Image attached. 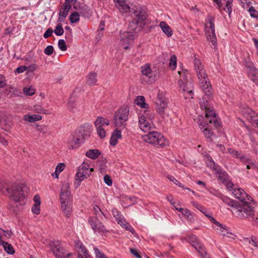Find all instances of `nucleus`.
I'll return each instance as SVG.
<instances>
[{
	"instance_id": "nucleus-54",
	"label": "nucleus",
	"mask_w": 258,
	"mask_h": 258,
	"mask_svg": "<svg viewBox=\"0 0 258 258\" xmlns=\"http://www.w3.org/2000/svg\"><path fill=\"white\" fill-rule=\"evenodd\" d=\"M58 46L61 51H64L67 49L66 43L63 39H60L58 40Z\"/></svg>"
},
{
	"instance_id": "nucleus-7",
	"label": "nucleus",
	"mask_w": 258,
	"mask_h": 258,
	"mask_svg": "<svg viewBox=\"0 0 258 258\" xmlns=\"http://www.w3.org/2000/svg\"><path fill=\"white\" fill-rule=\"evenodd\" d=\"M83 131L82 129L76 131L68 137L66 144L69 150H74L79 147L81 143L85 139Z\"/></svg>"
},
{
	"instance_id": "nucleus-32",
	"label": "nucleus",
	"mask_w": 258,
	"mask_h": 258,
	"mask_svg": "<svg viewBox=\"0 0 258 258\" xmlns=\"http://www.w3.org/2000/svg\"><path fill=\"white\" fill-rule=\"evenodd\" d=\"M33 111L38 114H44L45 115L51 114V112L49 109H44L42 105L39 103L33 105Z\"/></svg>"
},
{
	"instance_id": "nucleus-16",
	"label": "nucleus",
	"mask_w": 258,
	"mask_h": 258,
	"mask_svg": "<svg viewBox=\"0 0 258 258\" xmlns=\"http://www.w3.org/2000/svg\"><path fill=\"white\" fill-rule=\"evenodd\" d=\"M60 202L72 201L71 196L70 185L68 183H63L62 185L60 195Z\"/></svg>"
},
{
	"instance_id": "nucleus-8",
	"label": "nucleus",
	"mask_w": 258,
	"mask_h": 258,
	"mask_svg": "<svg viewBox=\"0 0 258 258\" xmlns=\"http://www.w3.org/2000/svg\"><path fill=\"white\" fill-rule=\"evenodd\" d=\"M7 191L10 198L15 202H20L24 198L22 186L19 183H14L9 185Z\"/></svg>"
},
{
	"instance_id": "nucleus-45",
	"label": "nucleus",
	"mask_w": 258,
	"mask_h": 258,
	"mask_svg": "<svg viewBox=\"0 0 258 258\" xmlns=\"http://www.w3.org/2000/svg\"><path fill=\"white\" fill-rule=\"evenodd\" d=\"M23 92L26 95L32 96L35 93V89L31 87H25L23 89Z\"/></svg>"
},
{
	"instance_id": "nucleus-33",
	"label": "nucleus",
	"mask_w": 258,
	"mask_h": 258,
	"mask_svg": "<svg viewBox=\"0 0 258 258\" xmlns=\"http://www.w3.org/2000/svg\"><path fill=\"white\" fill-rule=\"evenodd\" d=\"M87 83L88 85L93 86L96 85L97 82V73L94 72H90L86 77Z\"/></svg>"
},
{
	"instance_id": "nucleus-52",
	"label": "nucleus",
	"mask_w": 258,
	"mask_h": 258,
	"mask_svg": "<svg viewBox=\"0 0 258 258\" xmlns=\"http://www.w3.org/2000/svg\"><path fill=\"white\" fill-rule=\"evenodd\" d=\"M54 32L57 36L62 35L64 32V31L61 25H57L54 30Z\"/></svg>"
},
{
	"instance_id": "nucleus-57",
	"label": "nucleus",
	"mask_w": 258,
	"mask_h": 258,
	"mask_svg": "<svg viewBox=\"0 0 258 258\" xmlns=\"http://www.w3.org/2000/svg\"><path fill=\"white\" fill-rule=\"evenodd\" d=\"M182 215L185 216L190 221L194 220L193 216L190 212L187 209H185L182 212Z\"/></svg>"
},
{
	"instance_id": "nucleus-27",
	"label": "nucleus",
	"mask_w": 258,
	"mask_h": 258,
	"mask_svg": "<svg viewBox=\"0 0 258 258\" xmlns=\"http://www.w3.org/2000/svg\"><path fill=\"white\" fill-rule=\"evenodd\" d=\"M141 72L142 75L147 78L150 79V81L154 80V78H152V71L149 64H146L141 67Z\"/></svg>"
},
{
	"instance_id": "nucleus-14",
	"label": "nucleus",
	"mask_w": 258,
	"mask_h": 258,
	"mask_svg": "<svg viewBox=\"0 0 258 258\" xmlns=\"http://www.w3.org/2000/svg\"><path fill=\"white\" fill-rule=\"evenodd\" d=\"M89 223L95 232L104 233L108 232L104 225L96 217H91L89 219Z\"/></svg>"
},
{
	"instance_id": "nucleus-29",
	"label": "nucleus",
	"mask_w": 258,
	"mask_h": 258,
	"mask_svg": "<svg viewBox=\"0 0 258 258\" xmlns=\"http://www.w3.org/2000/svg\"><path fill=\"white\" fill-rule=\"evenodd\" d=\"M121 138V132L117 129L114 130L111 135L110 139V144L111 146H114L118 143V140Z\"/></svg>"
},
{
	"instance_id": "nucleus-1",
	"label": "nucleus",
	"mask_w": 258,
	"mask_h": 258,
	"mask_svg": "<svg viewBox=\"0 0 258 258\" xmlns=\"http://www.w3.org/2000/svg\"><path fill=\"white\" fill-rule=\"evenodd\" d=\"M133 20L128 25L126 31L137 34L143 27L146 18L145 12L140 6H135L132 12Z\"/></svg>"
},
{
	"instance_id": "nucleus-36",
	"label": "nucleus",
	"mask_w": 258,
	"mask_h": 258,
	"mask_svg": "<svg viewBox=\"0 0 258 258\" xmlns=\"http://www.w3.org/2000/svg\"><path fill=\"white\" fill-rule=\"evenodd\" d=\"M94 124L96 127H99V126L103 127L104 125L108 126L109 124V121L107 118L99 116L95 120Z\"/></svg>"
},
{
	"instance_id": "nucleus-48",
	"label": "nucleus",
	"mask_w": 258,
	"mask_h": 258,
	"mask_svg": "<svg viewBox=\"0 0 258 258\" xmlns=\"http://www.w3.org/2000/svg\"><path fill=\"white\" fill-rule=\"evenodd\" d=\"M80 15L77 12H74L70 15V20L72 23H76L79 20Z\"/></svg>"
},
{
	"instance_id": "nucleus-24",
	"label": "nucleus",
	"mask_w": 258,
	"mask_h": 258,
	"mask_svg": "<svg viewBox=\"0 0 258 258\" xmlns=\"http://www.w3.org/2000/svg\"><path fill=\"white\" fill-rule=\"evenodd\" d=\"M51 249L57 258H60L64 254L65 251L63 248L61 247L58 242H53L51 245Z\"/></svg>"
},
{
	"instance_id": "nucleus-47",
	"label": "nucleus",
	"mask_w": 258,
	"mask_h": 258,
	"mask_svg": "<svg viewBox=\"0 0 258 258\" xmlns=\"http://www.w3.org/2000/svg\"><path fill=\"white\" fill-rule=\"evenodd\" d=\"M217 176L218 178L221 180L223 183L226 181V180L228 179V175L225 172H218L217 173Z\"/></svg>"
},
{
	"instance_id": "nucleus-9",
	"label": "nucleus",
	"mask_w": 258,
	"mask_h": 258,
	"mask_svg": "<svg viewBox=\"0 0 258 258\" xmlns=\"http://www.w3.org/2000/svg\"><path fill=\"white\" fill-rule=\"evenodd\" d=\"M137 37V34H132L127 31L120 32L119 44L125 50H127L133 44Z\"/></svg>"
},
{
	"instance_id": "nucleus-61",
	"label": "nucleus",
	"mask_w": 258,
	"mask_h": 258,
	"mask_svg": "<svg viewBox=\"0 0 258 258\" xmlns=\"http://www.w3.org/2000/svg\"><path fill=\"white\" fill-rule=\"evenodd\" d=\"M68 109L73 112H76V104L73 102L70 101L68 104Z\"/></svg>"
},
{
	"instance_id": "nucleus-62",
	"label": "nucleus",
	"mask_w": 258,
	"mask_h": 258,
	"mask_svg": "<svg viewBox=\"0 0 258 258\" xmlns=\"http://www.w3.org/2000/svg\"><path fill=\"white\" fill-rule=\"evenodd\" d=\"M65 167H66V165L64 163H59L56 166L55 170L57 171V172L60 173L64 169Z\"/></svg>"
},
{
	"instance_id": "nucleus-42",
	"label": "nucleus",
	"mask_w": 258,
	"mask_h": 258,
	"mask_svg": "<svg viewBox=\"0 0 258 258\" xmlns=\"http://www.w3.org/2000/svg\"><path fill=\"white\" fill-rule=\"evenodd\" d=\"M248 75L251 80L255 81L256 79L258 77V71L255 69H250Z\"/></svg>"
},
{
	"instance_id": "nucleus-50",
	"label": "nucleus",
	"mask_w": 258,
	"mask_h": 258,
	"mask_svg": "<svg viewBox=\"0 0 258 258\" xmlns=\"http://www.w3.org/2000/svg\"><path fill=\"white\" fill-rule=\"evenodd\" d=\"M96 128L97 135L100 138L102 139L106 137V132L103 127L99 126V127H96Z\"/></svg>"
},
{
	"instance_id": "nucleus-11",
	"label": "nucleus",
	"mask_w": 258,
	"mask_h": 258,
	"mask_svg": "<svg viewBox=\"0 0 258 258\" xmlns=\"http://www.w3.org/2000/svg\"><path fill=\"white\" fill-rule=\"evenodd\" d=\"M200 104L201 108L205 109L206 117L207 118L211 117V118L209 119V122L210 123H213L216 127L219 125V122L216 118V114L213 110L210 109L209 107L208 102L207 101L205 102L203 100V102L202 101H200Z\"/></svg>"
},
{
	"instance_id": "nucleus-35",
	"label": "nucleus",
	"mask_w": 258,
	"mask_h": 258,
	"mask_svg": "<svg viewBox=\"0 0 258 258\" xmlns=\"http://www.w3.org/2000/svg\"><path fill=\"white\" fill-rule=\"evenodd\" d=\"M100 154V151L97 149H90L85 153L86 157L93 160L97 159Z\"/></svg>"
},
{
	"instance_id": "nucleus-37",
	"label": "nucleus",
	"mask_w": 258,
	"mask_h": 258,
	"mask_svg": "<svg viewBox=\"0 0 258 258\" xmlns=\"http://www.w3.org/2000/svg\"><path fill=\"white\" fill-rule=\"evenodd\" d=\"M215 228L218 234L223 237H230L229 234L232 235L231 233L229 232L226 226H224L223 225H222L220 227H215Z\"/></svg>"
},
{
	"instance_id": "nucleus-4",
	"label": "nucleus",
	"mask_w": 258,
	"mask_h": 258,
	"mask_svg": "<svg viewBox=\"0 0 258 258\" xmlns=\"http://www.w3.org/2000/svg\"><path fill=\"white\" fill-rule=\"evenodd\" d=\"M129 108L123 106L119 108L114 113L113 123L117 128L123 129L125 127L128 119Z\"/></svg>"
},
{
	"instance_id": "nucleus-26",
	"label": "nucleus",
	"mask_w": 258,
	"mask_h": 258,
	"mask_svg": "<svg viewBox=\"0 0 258 258\" xmlns=\"http://www.w3.org/2000/svg\"><path fill=\"white\" fill-rule=\"evenodd\" d=\"M42 119V116L38 114H30L28 113L23 116V119L29 123L40 121Z\"/></svg>"
},
{
	"instance_id": "nucleus-56",
	"label": "nucleus",
	"mask_w": 258,
	"mask_h": 258,
	"mask_svg": "<svg viewBox=\"0 0 258 258\" xmlns=\"http://www.w3.org/2000/svg\"><path fill=\"white\" fill-rule=\"evenodd\" d=\"M241 6L245 9H247L251 4V0H238Z\"/></svg>"
},
{
	"instance_id": "nucleus-43",
	"label": "nucleus",
	"mask_w": 258,
	"mask_h": 258,
	"mask_svg": "<svg viewBox=\"0 0 258 258\" xmlns=\"http://www.w3.org/2000/svg\"><path fill=\"white\" fill-rule=\"evenodd\" d=\"M177 63V57L175 55H172L169 60V68L172 70H174L176 67Z\"/></svg>"
},
{
	"instance_id": "nucleus-12",
	"label": "nucleus",
	"mask_w": 258,
	"mask_h": 258,
	"mask_svg": "<svg viewBox=\"0 0 258 258\" xmlns=\"http://www.w3.org/2000/svg\"><path fill=\"white\" fill-rule=\"evenodd\" d=\"M241 111L248 121L255 127L258 125V114L256 112L247 106L243 107Z\"/></svg>"
},
{
	"instance_id": "nucleus-10",
	"label": "nucleus",
	"mask_w": 258,
	"mask_h": 258,
	"mask_svg": "<svg viewBox=\"0 0 258 258\" xmlns=\"http://www.w3.org/2000/svg\"><path fill=\"white\" fill-rule=\"evenodd\" d=\"M214 21V18L210 17L208 21L205 24V32L207 35L208 39L210 40L213 44H215L216 42Z\"/></svg>"
},
{
	"instance_id": "nucleus-34",
	"label": "nucleus",
	"mask_w": 258,
	"mask_h": 258,
	"mask_svg": "<svg viewBox=\"0 0 258 258\" xmlns=\"http://www.w3.org/2000/svg\"><path fill=\"white\" fill-rule=\"evenodd\" d=\"M159 27L168 37H170L173 34V32L171 28L169 25H167L165 22H160L159 24Z\"/></svg>"
},
{
	"instance_id": "nucleus-49",
	"label": "nucleus",
	"mask_w": 258,
	"mask_h": 258,
	"mask_svg": "<svg viewBox=\"0 0 258 258\" xmlns=\"http://www.w3.org/2000/svg\"><path fill=\"white\" fill-rule=\"evenodd\" d=\"M247 9L249 12L251 17L256 18L258 20V12L256 11L253 7L249 6Z\"/></svg>"
},
{
	"instance_id": "nucleus-15",
	"label": "nucleus",
	"mask_w": 258,
	"mask_h": 258,
	"mask_svg": "<svg viewBox=\"0 0 258 258\" xmlns=\"http://www.w3.org/2000/svg\"><path fill=\"white\" fill-rule=\"evenodd\" d=\"M198 79L200 86L205 95L209 98H211L213 96V91L208 75L206 76L204 78H199Z\"/></svg>"
},
{
	"instance_id": "nucleus-28",
	"label": "nucleus",
	"mask_w": 258,
	"mask_h": 258,
	"mask_svg": "<svg viewBox=\"0 0 258 258\" xmlns=\"http://www.w3.org/2000/svg\"><path fill=\"white\" fill-rule=\"evenodd\" d=\"M188 238L190 243L196 250L198 251L203 249L202 244L199 242L196 236L191 235L188 236Z\"/></svg>"
},
{
	"instance_id": "nucleus-41",
	"label": "nucleus",
	"mask_w": 258,
	"mask_h": 258,
	"mask_svg": "<svg viewBox=\"0 0 258 258\" xmlns=\"http://www.w3.org/2000/svg\"><path fill=\"white\" fill-rule=\"evenodd\" d=\"M4 250L6 252L10 254H13L15 253V250L11 244L7 242L4 243Z\"/></svg>"
},
{
	"instance_id": "nucleus-53",
	"label": "nucleus",
	"mask_w": 258,
	"mask_h": 258,
	"mask_svg": "<svg viewBox=\"0 0 258 258\" xmlns=\"http://www.w3.org/2000/svg\"><path fill=\"white\" fill-rule=\"evenodd\" d=\"M246 241L248 242L249 246L252 247L258 248V240H254L253 238H247Z\"/></svg>"
},
{
	"instance_id": "nucleus-18",
	"label": "nucleus",
	"mask_w": 258,
	"mask_h": 258,
	"mask_svg": "<svg viewBox=\"0 0 258 258\" xmlns=\"http://www.w3.org/2000/svg\"><path fill=\"white\" fill-rule=\"evenodd\" d=\"M0 126L2 130L6 131H9L12 129L13 121L10 115H5L3 119H0Z\"/></svg>"
},
{
	"instance_id": "nucleus-59",
	"label": "nucleus",
	"mask_w": 258,
	"mask_h": 258,
	"mask_svg": "<svg viewBox=\"0 0 258 258\" xmlns=\"http://www.w3.org/2000/svg\"><path fill=\"white\" fill-rule=\"evenodd\" d=\"M225 185L226 186L227 188L229 189L230 190H233L234 188V185L233 183L229 180L228 179L226 180V181H225L223 182Z\"/></svg>"
},
{
	"instance_id": "nucleus-5",
	"label": "nucleus",
	"mask_w": 258,
	"mask_h": 258,
	"mask_svg": "<svg viewBox=\"0 0 258 258\" xmlns=\"http://www.w3.org/2000/svg\"><path fill=\"white\" fill-rule=\"evenodd\" d=\"M93 171L94 168H90V165L87 162H83L78 168L75 175L74 183L75 187L80 186L82 181L89 177Z\"/></svg>"
},
{
	"instance_id": "nucleus-55",
	"label": "nucleus",
	"mask_w": 258,
	"mask_h": 258,
	"mask_svg": "<svg viewBox=\"0 0 258 258\" xmlns=\"http://www.w3.org/2000/svg\"><path fill=\"white\" fill-rule=\"evenodd\" d=\"M228 153L230 154L232 157L235 158H239L240 156V154L238 152L233 149L229 148L228 149Z\"/></svg>"
},
{
	"instance_id": "nucleus-63",
	"label": "nucleus",
	"mask_w": 258,
	"mask_h": 258,
	"mask_svg": "<svg viewBox=\"0 0 258 258\" xmlns=\"http://www.w3.org/2000/svg\"><path fill=\"white\" fill-rule=\"evenodd\" d=\"M53 47L52 45H48L45 48L44 53L48 55H50L53 52Z\"/></svg>"
},
{
	"instance_id": "nucleus-30",
	"label": "nucleus",
	"mask_w": 258,
	"mask_h": 258,
	"mask_svg": "<svg viewBox=\"0 0 258 258\" xmlns=\"http://www.w3.org/2000/svg\"><path fill=\"white\" fill-rule=\"evenodd\" d=\"M75 244L76 248L78 250L79 254H81L80 253H82L86 258H88V255L89 254L83 244L80 240H76L75 241Z\"/></svg>"
},
{
	"instance_id": "nucleus-19",
	"label": "nucleus",
	"mask_w": 258,
	"mask_h": 258,
	"mask_svg": "<svg viewBox=\"0 0 258 258\" xmlns=\"http://www.w3.org/2000/svg\"><path fill=\"white\" fill-rule=\"evenodd\" d=\"M158 99L156 103V110L159 114L162 115L167 108V102L165 99L161 98L159 95L158 96Z\"/></svg>"
},
{
	"instance_id": "nucleus-20",
	"label": "nucleus",
	"mask_w": 258,
	"mask_h": 258,
	"mask_svg": "<svg viewBox=\"0 0 258 258\" xmlns=\"http://www.w3.org/2000/svg\"><path fill=\"white\" fill-rule=\"evenodd\" d=\"M60 204L61 209L64 216L67 218L70 217L72 215L73 210L72 201L60 202Z\"/></svg>"
},
{
	"instance_id": "nucleus-40",
	"label": "nucleus",
	"mask_w": 258,
	"mask_h": 258,
	"mask_svg": "<svg viewBox=\"0 0 258 258\" xmlns=\"http://www.w3.org/2000/svg\"><path fill=\"white\" fill-rule=\"evenodd\" d=\"M194 120L197 123L201 130H202L206 126H208V124L207 123H205L204 121V117L202 115H198Z\"/></svg>"
},
{
	"instance_id": "nucleus-22",
	"label": "nucleus",
	"mask_w": 258,
	"mask_h": 258,
	"mask_svg": "<svg viewBox=\"0 0 258 258\" xmlns=\"http://www.w3.org/2000/svg\"><path fill=\"white\" fill-rule=\"evenodd\" d=\"M115 3L116 4L117 8L120 12L127 13L130 12L132 15L133 9L135 7L131 9V7L126 3L125 0H118L115 2Z\"/></svg>"
},
{
	"instance_id": "nucleus-38",
	"label": "nucleus",
	"mask_w": 258,
	"mask_h": 258,
	"mask_svg": "<svg viewBox=\"0 0 258 258\" xmlns=\"http://www.w3.org/2000/svg\"><path fill=\"white\" fill-rule=\"evenodd\" d=\"M202 133L204 135L205 137L208 140L209 142H212V137L214 134L210 129L208 128V126L204 127L201 130Z\"/></svg>"
},
{
	"instance_id": "nucleus-13",
	"label": "nucleus",
	"mask_w": 258,
	"mask_h": 258,
	"mask_svg": "<svg viewBox=\"0 0 258 258\" xmlns=\"http://www.w3.org/2000/svg\"><path fill=\"white\" fill-rule=\"evenodd\" d=\"M138 122L140 129L144 132H148L155 128L151 118L147 119L144 115L139 117Z\"/></svg>"
},
{
	"instance_id": "nucleus-6",
	"label": "nucleus",
	"mask_w": 258,
	"mask_h": 258,
	"mask_svg": "<svg viewBox=\"0 0 258 258\" xmlns=\"http://www.w3.org/2000/svg\"><path fill=\"white\" fill-rule=\"evenodd\" d=\"M178 74L180 76V79L178 81V85L180 90L184 94V97L187 98H192L194 92L192 88L190 83H188V74L187 72H178Z\"/></svg>"
},
{
	"instance_id": "nucleus-64",
	"label": "nucleus",
	"mask_w": 258,
	"mask_h": 258,
	"mask_svg": "<svg viewBox=\"0 0 258 258\" xmlns=\"http://www.w3.org/2000/svg\"><path fill=\"white\" fill-rule=\"evenodd\" d=\"M104 181L105 183L108 186H111L112 184V179L108 175H105L104 176Z\"/></svg>"
},
{
	"instance_id": "nucleus-39",
	"label": "nucleus",
	"mask_w": 258,
	"mask_h": 258,
	"mask_svg": "<svg viewBox=\"0 0 258 258\" xmlns=\"http://www.w3.org/2000/svg\"><path fill=\"white\" fill-rule=\"evenodd\" d=\"M135 103L143 108H147L148 105L145 102V97L143 96H139L137 97L135 101Z\"/></svg>"
},
{
	"instance_id": "nucleus-60",
	"label": "nucleus",
	"mask_w": 258,
	"mask_h": 258,
	"mask_svg": "<svg viewBox=\"0 0 258 258\" xmlns=\"http://www.w3.org/2000/svg\"><path fill=\"white\" fill-rule=\"evenodd\" d=\"M35 127L38 131L42 133L43 134H45L46 133V127L44 125L36 124Z\"/></svg>"
},
{
	"instance_id": "nucleus-46",
	"label": "nucleus",
	"mask_w": 258,
	"mask_h": 258,
	"mask_svg": "<svg viewBox=\"0 0 258 258\" xmlns=\"http://www.w3.org/2000/svg\"><path fill=\"white\" fill-rule=\"evenodd\" d=\"M93 213L97 218L98 217H101L103 215V213L100 208L97 205H94L93 207Z\"/></svg>"
},
{
	"instance_id": "nucleus-23",
	"label": "nucleus",
	"mask_w": 258,
	"mask_h": 258,
	"mask_svg": "<svg viewBox=\"0 0 258 258\" xmlns=\"http://www.w3.org/2000/svg\"><path fill=\"white\" fill-rule=\"evenodd\" d=\"M71 7V6L70 4H68V3H64L63 4L59 12L58 21H64V19L68 16Z\"/></svg>"
},
{
	"instance_id": "nucleus-21",
	"label": "nucleus",
	"mask_w": 258,
	"mask_h": 258,
	"mask_svg": "<svg viewBox=\"0 0 258 258\" xmlns=\"http://www.w3.org/2000/svg\"><path fill=\"white\" fill-rule=\"evenodd\" d=\"M232 193L236 199L240 201V202L251 199L249 196L247 195L246 193L240 188H235L232 191Z\"/></svg>"
},
{
	"instance_id": "nucleus-2",
	"label": "nucleus",
	"mask_w": 258,
	"mask_h": 258,
	"mask_svg": "<svg viewBox=\"0 0 258 258\" xmlns=\"http://www.w3.org/2000/svg\"><path fill=\"white\" fill-rule=\"evenodd\" d=\"M148 132L141 137L144 142L157 148H163L167 145V141L161 134L156 131Z\"/></svg>"
},
{
	"instance_id": "nucleus-31",
	"label": "nucleus",
	"mask_w": 258,
	"mask_h": 258,
	"mask_svg": "<svg viewBox=\"0 0 258 258\" xmlns=\"http://www.w3.org/2000/svg\"><path fill=\"white\" fill-rule=\"evenodd\" d=\"M117 223L119 224L122 228H124L126 230L130 231L132 233H135V230L131 227L128 222H127L123 218H121V216L119 218H116Z\"/></svg>"
},
{
	"instance_id": "nucleus-25",
	"label": "nucleus",
	"mask_w": 258,
	"mask_h": 258,
	"mask_svg": "<svg viewBox=\"0 0 258 258\" xmlns=\"http://www.w3.org/2000/svg\"><path fill=\"white\" fill-rule=\"evenodd\" d=\"M34 204L31 208V211L35 215H39L40 212L41 200L39 195H36L33 198Z\"/></svg>"
},
{
	"instance_id": "nucleus-3",
	"label": "nucleus",
	"mask_w": 258,
	"mask_h": 258,
	"mask_svg": "<svg viewBox=\"0 0 258 258\" xmlns=\"http://www.w3.org/2000/svg\"><path fill=\"white\" fill-rule=\"evenodd\" d=\"M252 202L251 198L250 200H246L240 202L238 204L232 205V206L234 208L235 212L238 216L241 218H245L252 216L254 214L253 208L251 206Z\"/></svg>"
},
{
	"instance_id": "nucleus-44",
	"label": "nucleus",
	"mask_w": 258,
	"mask_h": 258,
	"mask_svg": "<svg viewBox=\"0 0 258 258\" xmlns=\"http://www.w3.org/2000/svg\"><path fill=\"white\" fill-rule=\"evenodd\" d=\"M240 160L244 164H249L252 167H255V164L251 161V160L244 156H240L239 158Z\"/></svg>"
},
{
	"instance_id": "nucleus-58",
	"label": "nucleus",
	"mask_w": 258,
	"mask_h": 258,
	"mask_svg": "<svg viewBox=\"0 0 258 258\" xmlns=\"http://www.w3.org/2000/svg\"><path fill=\"white\" fill-rule=\"evenodd\" d=\"M94 250L96 255V258H107L105 255L101 252L98 248H94Z\"/></svg>"
},
{
	"instance_id": "nucleus-17",
	"label": "nucleus",
	"mask_w": 258,
	"mask_h": 258,
	"mask_svg": "<svg viewBox=\"0 0 258 258\" xmlns=\"http://www.w3.org/2000/svg\"><path fill=\"white\" fill-rule=\"evenodd\" d=\"M194 64L195 70L196 72L198 79L203 78V77L204 78L207 75L204 69V67L200 59L197 58H195L194 60Z\"/></svg>"
},
{
	"instance_id": "nucleus-51",
	"label": "nucleus",
	"mask_w": 258,
	"mask_h": 258,
	"mask_svg": "<svg viewBox=\"0 0 258 258\" xmlns=\"http://www.w3.org/2000/svg\"><path fill=\"white\" fill-rule=\"evenodd\" d=\"M167 177L170 181L173 182L176 185H178L182 188H183V185H182V184L179 181H178V180L176 179L174 176L170 175H168L167 176Z\"/></svg>"
}]
</instances>
